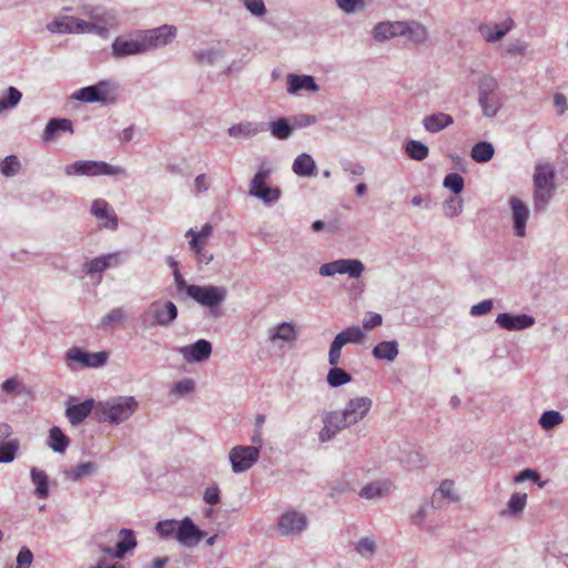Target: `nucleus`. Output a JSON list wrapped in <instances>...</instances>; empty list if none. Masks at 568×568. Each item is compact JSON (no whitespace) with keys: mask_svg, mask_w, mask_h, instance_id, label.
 Listing matches in <instances>:
<instances>
[{"mask_svg":"<svg viewBox=\"0 0 568 568\" xmlns=\"http://www.w3.org/2000/svg\"><path fill=\"white\" fill-rule=\"evenodd\" d=\"M373 399L368 396L349 398L342 409L326 412L323 415V427L318 433L322 443L329 442L342 430L362 422L371 412Z\"/></svg>","mask_w":568,"mask_h":568,"instance_id":"1","label":"nucleus"},{"mask_svg":"<svg viewBox=\"0 0 568 568\" xmlns=\"http://www.w3.org/2000/svg\"><path fill=\"white\" fill-rule=\"evenodd\" d=\"M139 402L134 396L118 395L98 400L94 419L98 423L118 426L129 420L138 410Z\"/></svg>","mask_w":568,"mask_h":568,"instance_id":"2","label":"nucleus"},{"mask_svg":"<svg viewBox=\"0 0 568 568\" xmlns=\"http://www.w3.org/2000/svg\"><path fill=\"white\" fill-rule=\"evenodd\" d=\"M556 169L551 162H538L532 174V206L544 213L556 193Z\"/></svg>","mask_w":568,"mask_h":568,"instance_id":"3","label":"nucleus"},{"mask_svg":"<svg viewBox=\"0 0 568 568\" xmlns=\"http://www.w3.org/2000/svg\"><path fill=\"white\" fill-rule=\"evenodd\" d=\"M67 176H88L95 178L101 175L125 176L126 171L119 165H112L104 161L79 160L64 166Z\"/></svg>","mask_w":568,"mask_h":568,"instance_id":"4","label":"nucleus"},{"mask_svg":"<svg viewBox=\"0 0 568 568\" xmlns=\"http://www.w3.org/2000/svg\"><path fill=\"white\" fill-rule=\"evenodd\" d=\"M478 103L485 118H495L503 106L498 82L490 75H484L478 82Z\"/></svg>","mask_w":568,"mask_h":568,"instance_id":"5","label":"nucleus"},{"mask_svg":"<svg viewBox=\"0 0 568 568\" xmlns=\"http://www.w3.org/2000/svg\"><path fill=\"white\" fill-rule=\"evenodd\" d=\"M189 297L207 307L213 317H219L221 315L220 306L227 297V290L224 286L191 284Z\"/></svg>","mask_w":568,"mask_h":568,"instance_id":"6","label":"nucleus"},{"mask_svg":"<svg viewBox=\"0 0 568 568\" xmlns=\"http://www.w3.org/2000/svg\"><path fill=\"white\" fill-rule=\"evenodd\" d=\"M178 317V307L171 301L155 300L144 311L141 320L149 326L169 327Z\"/></svg>","mask_w":568,"mask_h":568,"instance_id":"7","label":"nucleus"},{"mask_svg":"<svg viewBox=\"0 0 568 568\" xmlns=\"http://www.w3.org/2000/svg\"><path fill=\"white\" fill-rule=\"evenodd\" d=\"M365 334L359 326H349L339 332L331 343L327 362L331 366L339 365L342 348L346 344H358L363 341Z\"/></svg>","mask_w":568,"mask_h":568,"instance_id":"8","label":"nucleus"},{"mask_svg":"<svg viewBox=\"0 0 568 568\" xmlns=\"http://www.w3.org/2000/svg\"><path fill=\"white\" fill-rule=\"evenodd\" d=\"M108 361L105 352L89 353L79 347L70 348L65 354V362L70 369L84 367L98 368L103 366Z\"/></svg>","mask_w":568,"mask_h":568,"instance_id":"9","label":"nucleus"},{"mask_svg":"<svg viewBox=\"0 0 568 568\" xmlns=\"http://www.w3.org/2000/svg\"><path fill=\"white\" fill-rule=\"evenodd\" d=\"M308 528L307 516L298 510L290 509L283 513L277 520V529L282 536L296 537Z\"/></svg>","mask_w":568,"mask_h":568,"instance_id":"10","label":"nucleus"},{"mask_svg":"<svg viewBox=\"0 0 568 568\" xmlns=\"http://www.w3.org/2000/svg\"><path fill=\"white\" fill-rule=\"evenodd\" d=\"M260 457V449L255 446H234L229 453L232 471L235 474L248 470Z\"/></svg>","mask_w":568,"mask_h":568,"instance_id":"11","label":"nucleus"},{"mask_svg":"<svg viewBox=\"0 0 568 568\" xmlns=\"http://www.w3.org/2000/svg\"><path fill=\"white\" fill-rule=\"evenodd\" d=\"M145 52L169 44L176 37L174 26L163 24L140 33Z\"/></svg>","mask_w":568,"mask_h":568,"instance_id":"12","label":"nucleus"},{"mask_svg":"<svg viewBox=\"0 0 568 568\" xmlns=\"http://www.w3.org/2000/svg\"><path fill=\"white\" fill-rule=\"evenodd\" d=\"M514 234L517 237L526 236V226L530 216L529 207L516 196L509 199Z\"/></svg>","mask_w":568,"mask_h":568,"instance_id":"13","label":"nucleus"},{"mask_svg":"<svg viewBox=\"0 0 568 568\" xmlns=\"http://www.w3.org/2000/svg\"><path fill=\"white\" fill-rule=\"evenodd\" d=\"M514 27L515 21L511 18H507L500 23L480 22L478 24V32L486 42L495 43L500 41Z\"/></svg>","mask_w":568,"mask_h":568,"instance_id":"14","label":"nucleus"},{"mask_svg":"<svg viewBox=\"0 0 568 568\" xmlns=\"http://www.w3.org/2000/svg\"><path fill=\"white\" fill-rule=\"evenodd\" d=\"M136 547V538L134 531L131 529L122 528L119 531V540L115 548L102 547L100 550L113 558L122 559L129 551H132Z\"/></svg>","mask_w":568,"mask_h":568,"instance_id":"15","label":"nucleus"},{"mask_svg":"<svg viewBox=\"0 0 568 568\" xmlns=\"http://www.w3.org/2000/svg\"><path fill=\"white\" fill-rule=\"evenodd\" d=\"M91 214L100 222V226L103 229L115 231L119 226L116 214L103 199H97L92 202Z\"/></svg>","mask_w":568,"mask_h":568,"instance_id":"16","label":"nucleus"},{"mask_svg":"<svg viewBox=\"0 0 568 568\" xmlns=\"http://www.w3.org/2000/svg\"><path fill=\"white\" fill-rule=\"evenodd\" d=\"M205 531L199 529L190 517L179 521L176 540L187 547L196 546L205 536Z\"/></svg>","mask_w":568,"mask_h":568,"instance_id":"17","label":"nucleus"},{"mask_svg":"<svg viewBox=\"0 0 568 568\" xmlns=\"http://www.w3.org/2000/svg\"><path fill=\"white\" fill-rule=\"evenodd\" d=\"M109 83L100 81L94 85H89L77 90L72 94V99L83 101L87 103L102 102L105 103L109 97Z\"/></svg>","mask_w":568,"mask_h":568,"instance_id":"18","label":"nucleus"},{"mask_svg":"<svg viewBox=\"0 0 568 568\" xmlns=\"http://www.w3.org/2000/svg\"><path fill=\"white\" fill-rule=\"evenodd\" d=\"M179 353L187 363H200L211 356L212 345L206 339H199L193 344L179 348Z\"/></svg>","mask_w":568,"mask_h":568,"instance_id":"19","label":"nucleus"},{"mask_svg":"<svg viewBox=\"0 0 568 568\" xmlns=\"http://www.w3.org/2000/svg\"><path fill=\"white\" fill-rule=\"evenodd\" d=\"M264 131H266V122L242 121L232 124L227 129V134L234 139L248 140Z\"/></svg>","mask_w":568,"mask_h":568,"instance_id":"20","label":"nucleus"},{"mask_svg":"<svg viewBox=\"0 0 568 568\" xmlns=\"http://www.w3.org/2000/svg\"><path fill=\"white\" fill-rule=\"evenodd\" d=\"M143 52H145V50L140 33L136 39L118 37L112 43V55L115 58H123L125 55H134Z\"/></svg>","mask_w":568,"mask_h":568,"instance_id":"21","label":"nucleus"},{"mask_svg":"<svg viewBox=\"0 0 568 568\" xmlns=\"http://www.w3.org/2000/svg\"><path fill=\"white\" fill-rule=\"evenodd\" d=\"M496 324L507 331H523L535 324V318L528 314L500 313L496 317Z\"/></svg>","mask_w":568,"mask_h":568,"instance_id":"22","label":"nucleus"},{"mask_svg":"<svg viewBox=\"0 0 568 568\" xmlns=\"http://www.w3.org/2000/svg\"><path fill=\"white\" fill-rule=\"evenodd\" d=\"M286 84L287 93L292 95L300 94L301 92H317L320 90L314 77L306 74L288 73Z\"/></svg>","mask_w":568,"mask_h":568,"instance_id":"23","label":"nucleus"},{"mask_svg":"<svg viewBox=\"0 0 568 568\" xmlns=\"http://www.w3.org/2000/svg\"><path fill=\"white\" fill-rule=\"evenodd\" d=\"M297 338L296 326L291 322H282L267 331V339L273 345L278 343H292Z\"/></svg>","mask_w":568,"mask_h":568,"instance_id":"24","label":"nucleus"},{"mask_svg":"<svg viewBox=\"0 0 568 568\" xmlns=\"http://www.w3.org/2000/svg\"><path fill=\"white\" fill-rule=\"evenodd\" d=\"M95 406L97 402L93 398H89L80 404L68 406L65 416L70 424L75 426L83 423L90 414L94 415Z\"/></svg>","mask_w":568,"mask_h":568,"instance_id":"25","label":"nucleus"},{"mask_svg":"<svg viewBox=\"0 0 568 568\" xmlns=\"http://www.w3.org/2000/svg\"><path fill=\"white\" fill-rule=\"evenodd\" d=\"M73 132V123L71 120L64 118H53L47 123L41 138L43 142H50L55 140L61 133L72 134Z\"/></svg>","mask_w":568,"mask_h":568,"instance_id":"26","label":"nucleus"},{"mask_svg":"<svg viewBox=\"0 0 568 568\" xmlns=\"http://www.w3.org/2000/svg\"><path fill=\"white\" fill-rule=\"evenodd\" d=\"M403 21L378 22L373 29V37L376 41L383 42L396 37H402Z\"/></svg>","mask_w":568,"mask_h":568,"instance_id":"27","label":"nucleus"},{"mask_svg":"<svg viewBox=\"0 0 568 568\" xmlns=\"http://www.w3.org/2000/svg\"><path fill=\"white\" fill-rule=\"evenodd\" d=\"M428 29L419 21H403L402 37L415 44H424L428 40Z\"/></svg>","mask_w":568,"mask_h":568,"instance_id":"28","label":"nucleus"},{"mask_svg":"<svg viewBox=\"0 0 568 568\" xmlns=\"http://www.w3.org/2000/svg\"><path fill=\"white\" fill-rule=\"evenodd\" d=\"M292 171L302 178L315 176L317 174V165L311 154L303 152L293 161Z\"/></svg>","mask_w":568,"mask_h":568,"instance_id":"29","label":"nucleus"},{"mask_svg":"<svg viewBox=\"0 0 568 568\" xmlns=\"http://www.w3.org/2000/svg\"><path fill=\"white\" fill-rule=\"evenodd\" d=\"M266 130L270 131V134L273 139L280 141L290 139L294 133L291 119L287 118H278L274 121L267 122Z\"/></svg>","mask_w":568,"mask_h":568,"instance_id":"30","label":"nucleus"},{"mask_svg":"<svg viewBox=\"0 0 568 568\" xmlns=\"http://www.w3.org/2000/svg\"><path fill=\"white\" fill-rule=\"evenodd\" d=\"M433 508V503L429 500H423L417 509L410 515L409 520L410 524L424 529L428 534H435V528L432 525H426L425 520Z\"/></svg>","mask_w":568,"mask_h":568,"instance_id":"31","label":"nucleus"},{"mask_svg":"<svg viewBox=\"0 0 568 568\" xmlns=\"http://www.w3.org/2000/svg\"><path fill=\"white\" fill-rule=\"evenodd\" d=\"M397 341H383L373 347L372 355L376 359L393 362L398 356Z\"/></svg>","mask_w":568,"mask_h":568,"instance_id":"32","label":"nucleus"},{"mask_svg":"<svg viewBox=\"0 0 568 568\" xmlns=\"http://www.w3.org/2000/svg\"><path fill=\"white\" fill-rule=\"evenodd\" d=\"M453 123V118L449 114L443 112L427 115L423 120L425 130L430 133H437Z\"/></svg>","mask_w":568,"mask_h":568,"instance_id":"33","label":"nucleus"},{"mask_svg":"<svg viewBox=\"0 0 568 568\" xmlns=\"http://www.w3.org/2000/svg\"><path fill=\"white\" fill-rule=\"evenodd\" d=\"M30 478L36 486L34 495L38 498L45 499L49 497V478L44 470L32 467L30 470Z\"/></svg>","mask_w":568,"mask_h":568,"instance_id":"34","label":"nucleus"},{"mask_svg":"<svg viewBox=\"0 0 568 568\" xmlns=\"http://www.w3.org/2000/svg\"><path fill=\"white\" fill-rule=\"evenodd\" d=\"M272 172H273V168H272L271 163H268V162L261 163L250 183L248 195H252L255 192L261 191L262 189L266 187L267 186L266 181L270 178V175L272 174Z\"/></svg>","mask_w":568,"mask_h":568,"instance_id":"35","label":"nucleus"},{"mask_svg":"<svg viewBox=\"0 0 568 568\" xmlns=\"http://www.w3.org/2000/svg\"><path fill=\"white\" fill-rule=\"evenodd\" d=\"M213 233V226L210 223H205L197 232L194 229H190L185 236L190 237V248H199V246H205L209 239Z\"/></svg>","mask_w":568,"mask_h":568,"instance_id":"36","label":"nucleus"},{"mask_svg":"<svg viewBox=\"0 0 568 568\" xmlns=\"http://www.w3.org/2000/svg\"><path fill=\"white\" fill-rule=\"evenodd\" d=\"M224 57V51L219 47H211L193 52V58L199 64H214L219 59Z\"/></svg>","mask_w":568,"mask_h":568,"instance_id":"37","label":"nucleus"},{"mask_svg":"<svg viewBox=\"0 0 568 568\" xmlns=\"http://www.w3.org/2000/svg\"><path fill=\"white\" fill-rule=\"evenodd\" d=\"M70 444L68 436L63 434L60 427L54 426L49 432L48 446L54 453H64Z\"/></svg>","mask_w":568,"mask_h":568,"instance_id":"38","label":"nucleus"},{"mask_svg":"<svg viewBox=\"0 0 568 568\" xmlns=\"http://www.w3.org/2000/svg\"><path fill=\"white\" fill-rule=\"evenodd\" d=\"M337 263L339 264V274H347L352 278H358L365 270L363 262L355 258H341L337 260Z\"/></svg>","mask_w":568,"mask_h":568,"instance_id":"39","label":"nucleus"},{"mask_svg":"<svg viewBox=\"0 0 568 568\" xmlns=\"http://www.w3.org/2000/svg\"><path fill=\"white\" fill-rule=\"evenodd\" d=\"M377 549V544L374 537L365 536L359 538L354 544V551L364 559H371Z\"/></svg>","mask_w":568,"mask_h":568,"instance_id":"40","label":"nucleus"},{"mask_svg":"<svg viewBox=\"0 0 568 568\" xmlns=\"http://www.w3.org/2000/svg\"><path fill=\"white\" fill-rule=\"evenodd\" d=\"M351 381V374L339 368L338 365L332 366V368L327 372L326 375V382L333 388L344 386L348 384Z\"/></svg>","mask_w":568,"mask_h":568,"instance_id":"41","label":"nucleus"},{"mask_svg":"<svg viewBox=\"0 0 568 568\" xmlns=\"http://www.w3.org/2000/svg\"><path fill=\"white\" fill-rule=\"evenodd\" d=\"M20 448V442L17 438L0 442V464H9L14 460Z\"/></svg>","mask_w":568,"mask_h":568,"instance_id":"42","label":"nucleus"},{"mask_svg":"<svg viewBox=\"0 0 568 568\" xmlns=\"http://www.w3.org/2000/svg\"><path fill=\"white\" fill-rule=\"evenodd\" d=\"M495 150L491 143L481 141L476 143L470 152L471 158L478 162H488L494 156Z\"/></svg>","mask_w":568,"mask_h":568,"instance_id":"43","label":"nucleus"},{"mask_svg":"<svg viewBox=\"0 0 568 568\" xmlns=\"http://www.w3.org/2000/svg\"><path fill=\"white\" fill-rule=\"evenodd\" d=\"M98 466L95 463L87 462L77 465L75 467L65 471V476L73 481L80 480L82 477L92 476L95 474Z\"/></svg>","mask_w":568,"mask_h":568,"instance_id":"44","label":"nucleus"},{"mask_svg":"<svg viewBox=\"0 0 568 568\" xmlns=\"http://www.w3.org/2000/svg\"><path fill=\"white\" fill-rule=\"evenodd\" d=\"M405 152L406 154L416 161H423L425 160L428 154L429 150L428 146L420 141L416 140H409L405 145Z\"/></svg>","mask_w":568,"mask_h":568,"instance_id":"45","label":"nucleus"},{"mask_svg":"<svg viewBox=\"0 0 568 568\" xmlns=\"http://www.w3.org/2000/svg\"><path fill=\"white\" fill-rule=\"evenodd\" d=\"M22 99V93L14 87L7 89V95L0 98V114L16 108Z\"/></svg>","mask_w":568,"mask_h":568,"instance_id":"46","label":"nucleus"},{"mask_svg":"<svg viewBox=\"0 0 568 568\" xmlns=\"http://www.w3.org/2000/svg\"><path fill=\"white\" fill-rule=\"evenodd\" d=\"M526 504H527V494L515 493L510 496V498L507 503V509L503 514L516 516L525 509Z\"/></svg>","mask_w":568,"mask_h":568,"instance_id":"47","label":"nucleus"},{"mask_svg":"<svg viewBox=\"0 0 568 568\" xmlns=\"http://www.w3.org/2000/svg\"><path fill=\"white\" fill-rule=\"evenodd\" d=\"M387 490V483L375 481L364 486L359 491V496L365 499H374L382 497Z\"/></svg>","mask_w":568,"mask_h":568,"instance_id":"48","label":"nucleus"},{"mask_svg":"<svg viewBox=\"0 0 568 568\" xmlns=\"http://www.w3.org/2000/svg\"><path fill=\"white\" fill-rule=\"evenodd\" d=\"M90 17L94 19V21H88L85 26V33H94L101 38H108L109 36V26L104 21V19L100 18L98 14L91 13Z\"/></svg>","mask_w":568,"mask_h":568,"instance_id":"49","label":"nucleus"},{"mask_svg":"<svg viewBox=\"0 0 568 568\" xmlns=\"http://www.w3.org/2000/svg\"><path fill=\"white\" fill-rule=\"evenodd\" d=\"M281 195L282 192L278 187H271L267 185L266 187L255 192L251 196L262 201L265 205H272L280 200Z\"/></svg>","mask_w":568,"mask_h":568,"instance_id":"50","label":"nucleus"},{"mask_svg":"<svg viewBox=\"0 0 568 568\" xmlns=\"http://www.w3.org/2000/svg\"><path fill=\"white\" fill-rule=\"evenodd\" d=\"M106 271L102 256H97L83 264V272L89 276L98 275V281L102 280L103 272Z\"/></svg>","mask_w":568,"mask_h":568,"instance_id":"51","label":"nucleus"},{"mask_svg":"<svg viewBox=\"0 0 568 568\" xmlns=\"http://www.w3.org/2000/svg\"><path fill=\"white\" fill-rule=\"evenodd\" d=\"M20 168L21 163L16 155H8L0 161V172L7 178L17 175Z\"/></svg>","mask_w":568,"mask_h":568,"instance_id":"52","label":"nucleus"},{"mask_svg":"<svg viewBox=\"0 0 568 568\" xmlns=\"http://www.w3.org/2000/svg\"><path fill=\"white\" fill-rule=\"evenodd\" d=\"M564 422L562 415L557 410H546L539 418V425L546 429H552Z\"/></svg>","mask_w":568,"mask_h":568,"instance_id":"53","label":"nucleus"},{"mask_svg":"<svg viewBox=\"0 0 568 568\" xmlns=\"http://www.w3.org/2000/svg\"><path fill=\"white\" fill-rule=\"evenodd\" d=\"M125 318V312L122 307L112 308L105 314L100 322V327L103 329L110 328L115 324L121 323Z\"/></svg>","mask_w":568,"mask_h":568,"instance_id":"54","label":"nucleus"},{"mask_svg":"<svg viewBox=\"0 0 568 568\" xmlns=\"http://www.w3.org/2000/svg\"><path fill=\"white\" fill-rule=\"evenodd\" d=\"M178 528H179V520H174V519L161 520L155 526L156 532L161 537H164V538L174 537L176 539Z\"/></svg>","mask_w":568,"mask_h":568,"instance_id":"55","label":"nucleus"},{"mask_svg":"<svg viewBox=\"0 0 568 568\" xmlns=\"http://www.w3.org/2000/svg\"><path fill=\"white\" fill-rule=\"evenodd\" d=\"M437 493L449 503H457L459 500V496L455 489V484L453 480H443L437 489Z\"/></svg>","mask_w":568,"mask_h":568,"instance_id":"56","label":"nucleus"},{"mask_svg":"<svg viewBox=\"0 0 568 568\" xmlns=\"http://www.w3.org/2000/svg\"><path fill=\"white\" fill-rule=\"evenodd\" d=\"M101 256H102L105 267L108 270V268H115V267H119L120 265H122L126 261L129 254L125 251H115V252L108 253V254H104Z\"/></svg>","mask_w":568,"mask_h":568,"instance_id":"57","label":"nucleus"},{"mask_svg":"<svg viewBox=\"0 0 568 568\" xmlns=\"http://www.w3.org/2000/svg\"><path fill=\"white\" fill-rule=\"evenodd\" d=\"M71 17H62L47 24V30L51 33H71Z\"/></svg>","mask_w":568,"mask_h":568,"instance_id":"58","label":"nucleus"},{"mask_svg":"<svg viewBox=\"0 0 568 568\" xmlns=\"http://www.w3.org/2000/svg\"><path fill=\"white\" fill-rule=\"evenodd\" d=\"M443 184L446 189L450 190L455 194H458L463 191L465 183L460 174L449 173L445 176Z\"/></svg>","mask_w":568,"mask_h":568,"instance_id":"59","label":"nucleus"},{"mask_svg":"<svg viewBox=\"0 0 568 568\" xmlns=\"http://www.w3.org/2000/svg\"><path fill=\"white\" fill-rule=\"evenodd\" d=\"M337 7L345 13H355L365 7L364 0H335Z\"/></svg>","mask_w":568,"mask_h":568,"instance_id":"60","label":"nucleus"},{"mask_svg":"<svg viewBox=\"0 0 568 568\" xmlns=\"http://www.w3.org/2000/svg\"><path fill=\"white\" fill-rule=\"evenodd\" d=\"M245 9L254 17L262 18L266 14L263 0H243Z\"/></svg>","mask_w":568,"mask_h":568,"instance_id":"61","label":"nucleus"},{"mask_svg":"<svg viewBox=\"0 0 568 568\" xmlns=\"http://www.w3.org/2000/svg\"><path fill=\"white\" fill-rule=\"evenodd\" d=\"M316 121H317V118L315 115L303 113V114L294 115L291 120V124L293 126V131H295L296 129H303V128L311 126V125L315 124Z\"/></svg>","mask_w":568,"mask_h":568,"instance_id":"62","label":"nucleus"},{"mask_svg":"<svg viewBox=\"0 0 568 568\" xmlns=\"http://www.w3.org/2000/svg\"><path fill=\"white\" fill-rule=\"evenodd\" d=\"M463 210V200L459 197H450L444 203V213L448 217L457 216Z\"/></svg>","mask_w":568,"mask_h":568,"instance_id":"63","label":"nucleus"},{"mask_svg":"<svg viewBox=\"0 0 568 568\" xmlns=\"http://www.w3.org/2000/svg\"><path fill=\"white\" fill-rule=\"evenodd\" d=\"M33 560V555L31 550L27 547H22L17 556V567L16 568H30Z\"/></svg>","mask_w":568,"mask_h":568,"instance_id":"64","label":"nucleus"}]
</instances>
